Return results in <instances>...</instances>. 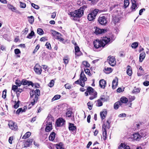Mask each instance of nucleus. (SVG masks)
Returning a JSON list of instances; mask_svg holds the SVG:
<instances>
[{"label":"nucleus","instance_id":"nucleus-32","mask_svg":"<svg viewBox=\"0 0 149 149\" xmlns=\"http://www.w3.org/2000/svg\"><path fill=\"white\" fill-rule=\"evenodd\" d=\"M31 133L30 132H28L26 133L23 136L22 138L23 139H26L29 137L31 135Z\"/></svg>","mask_w":149,"mask_h":149},{"label":"nucleus","instance_id":"nucleus-28","mask_svg":"<svg viewBox=\"0 0 149 149\" xmlns=\"http://www.w3.org/2000/svg\"><path fill=\"white\" fill-rule=\"evenodd\" d=\"M28 20L29 23L31 24H32L34 22V17L31 16H29L28 17Z\"/></svg>","mask_w":149,"mask_h":149},{"label":"nucleus","instance_id":"nucleus-52","mask_svg":"<svg viewBox=\"0 0 149 149\" xmlns=\"http://www.w3.org/2000/svg\"><path fill=\"white\" fill-rule=\"evenodd\" d=\"M120 20L117 17H114L113 19V21L114 22V23L118 22Z\"/></svg>","mask_w":149,"mask_h":149},{"label":"nucleus","instance_id":"nucleus-62","mask_svg":"<svg viewBox=\"0 0 149 149\" xmlns=\"http://www.w3.org/2000/svg\"><path fill=\"white\" fill-rule=\"evenodd\" d=\"M84 71L86 74H88L90 76L91 75V74L90 72V70L88 69H84Z\"/></svg>","mask_w":149,"mask_h":149},{"label":"nucleus","instance_id":"nucleus-30","mask_svg":"<svg viewBox=\"0 0 149 149\" xmlns=\"http://www.w3.org/2000/svg\"><path fill=\"white\" fill-rule=\"evenodd\" d=\"M7 7L9 9L13 11H14L16 10V8L15 7L10 4H7Z\"/></svg>","mask_w":149,"mask_h":149},{"label":"nucleus","instance_id":"nucleus-9","mask_svg":"<svg viewBox=\"0 0 149 149\" xmlns=\"http://www.w3.org/2000/svg\"><path fill=\"white\" fill-rule=\"evenodd\" d=\"M65 121L61 118L58 119L56 122V124L57 127H61L65 124Z\"/></svg>","mask_w":149,"mask_h":149},{"label":"nucleus","instance_id":"nucleus-21","mask_svg":"<svg viewBox=\"0 0 149 149\" xmlns=\"http://www.w3.org/2000/svg\"><path fill=\"white\" fill-rule=\"evenodd\" d=\"M126 72L127 74L129 76H131L132 75V71L131 67L129 65H128L127 67Z\"/></svg>","mask_w":149,"mask_h":149},{"label":"nucleus","instance_id":"nucleus-55","mask_svg":"<svg viewBox=\"0 0 149 149\" xmlns=\"http://www.w3.org/2000/svg\"><path fill=\"white\" fill-rule=\"evenodd\" d=\"M140 89L139 88L134 89L133 90L132 92L133 93H139L140 91Z\"/></svg>","mask_w":149,"mask_h":149},{"label":"nucleus","instance_id":"nucleus-58","mask_svg":"<svg viewBox=\"0 0 149 149\" xmlns=\"http://www.w3.org/2000/svg\"><path fill=\"white\" fill-rule=\"evenodd\" d=\"M45 46H46V47L48 49H51V45L49 42H47L46 43Z\"/></svg>","mask_w":149,"mask_h":149},{"label":"nucleus","instance_id":"nucleus-54","mask_svg":"<svg viewBox=\"0 0 149 149\" xmlns=\"http://www.w3.org/2000/svg\"><path fill=\"white\" fill-rule=\"evenodd\" d=\"M54 81L53 80H52L48 84V86L50 87H52L54 85Z\"/></svg>","mask_w":149,"mask_h":149},{"label":"nucleus","instance_id":"nucleus-34","mask_svg":"<svg viewBox=\"0 0 149 149\" xmlns=\"http://www.w3.org/2000/svg\"><path fill=\"white\" fill-rule=\"evenodd\" d=\"M130 147L129 146H126L125 145L124 146L123 145L120 146L118 148V149H130Z\"/></svg>","mask_w":149,"mask_h":149},{"label":"nucleus","instance_id":"nucleus-12","mask_svg":"<svg viewBox=\"0 0 149 149\" xmlns=\"http://www.w3.org/2000/svg\"><path fill=\"white\" fill-rule=\"evenodd\" d=\"M139 6L137 4L136 2L134 3H132V4L130 8V13L134 12L138 8Z\"/></svg>","mask_w":149,"mask_h":149},{"label":"nucleus","instance_id":"nucleus-6","mask_svg":"<svg viewBox=\"0 0 149 149\" xmlns=\"http://www.w3.org/2000/svg\"><path fill=\"white\" fill-rule=\"evenodd\" d=\"M30 99H32V98H35L36 97L37 98V99H38V97L40 94V91L39 89H36L35 91L32 90L31 91L30 93Z\"/></svg>","mask_w":149,"mask_h":149},{"label":"nucleus","instance_id":"nucleus-38","mask_svg":"<svg viewBox=\"0 0 149 149\" xmlns=\"http://www.w3.org/2000/svg\"><path fill=\"white\" fill-rule=\"evenodd\" d=\"M37 33L40 35H41L43 34L44 31L41 29L39 28L37 29Z\"/></svg>","mask_w":149,"mask_h":149},{"label":"nucleus","instance_id":"nucleus-19","mask_svg":"<svg viewBox=\"0 0 149 149\" xmlns=\"http://www.w3.org/2000/svg\"><path fill=\"white\" fill-rule=\"evenodd\" d=\"M87 90L88 92L89 95H93L94 94L95 92H97L94 90L90 86L87 88Z\"/></svg>","mask_w":149,"mask_h":149},{"label":"nucleus","instance_id":"nucleus-15","mask_svg":"<svg viewBox=\"0 0 149 149\" xmlns=\"http://www.w3.org/2000/svg\"><path fill=\"white\" fill-rule=\"evenodd\" d=\"M33 139H27L24 143V147H29L32 144V143L33 141Z\"/></svg>","mask_w":149,"mask_h":149},{"label":"nucleus","instance_id":"nucleus-13","mask_svg":"<svg viewBox=\"0 0 149 149\" xmlns=\"http://www.w3.org/2000/svg\"><path fill=\"white\" fill-rule=\"evenodd\" d=\"M102 131L103 132V139L104 140H106L107 138V128H105V126L104 125L102 126Z\"/></svg>","mask_w":149,"mask_h":149},{"label":"nucleus","instance_id":"nucleus-40","mask_svg":"<svg viewBox=\"0 0 149 149\" xmlns=\"http://www.w3.org/2000/svg\"><path fill=\"white\" fill-rule=\"evenodd\" d=\"M62 36H60V35H58L56 36V39H58L60 41L63 42L64 40V39L61 37Z\"/></svg>","mask_w":149,"mask_h":149},{"label":"nucleus","instance_id":"nucleus-49","mask_svg":"<svg viewBox=\"0 0 149 149\" xmlns=\"http://www.w3.org/2000/svg\"><path fill=\"white\" fill-rule=\"evenodd\" d=\"M138 44L137 42H134L133 43L132 45V48H136L138 46Z\"/></svg>","mask_w":149,"mask_h":149},{"label":"nucleus","instance_id":"nucleus-64","mask_svg":"<svg viewBox=\"0 0 149 149\" xmlns=\"http://www.w3.org/2000/svg\"><path fill=\"white\" fill-rule=\"evenodd\" d=\"M100 100H102V101L103 102L106 101V99H105V96L104 95H102L101 96Z\"/></svg>","mask_w":149,"mask_h":149},{"label":"nucleus","instance_id":"nucleus-20","mask_svg":"<svg viewBox=\"0 0 149 149\" xmlns=\"http://www.w3.org/2000/svg\"><path fill=\"white\" fill-rule=\"evenodd\" d=\"M55 135L56 134L54 132H52L49 136V140L52 141H54L55 137Z\"/></svg>","mask_w":149,"mask_h":149},{"label":"nucleus","instance_id":"nucleus-33","mask_svg":"<svg viewBox=\"0 0 149 149\" xmlns=\"http://www.w3.org/2000/svg\"><path fill=\"white\" fill-rule=\"evenodd\" d=\"M35 33L33 31H32L31 32L28 34L26 37V38L29 39H31L32 38V37L34 36Z\"/></svg>","mask_w":149,"mask_h":149},{"label":"nucleus","instance_id":"nucleus-61","mask_svg":"<svg viewBox=\"0 0 149 149\" xmlns=\"http://www.w3.org/2000/svg\"><path fill=\"white\" fill-rule=\"evenodd\" d=\"M75 53L80 52L79 48L78 46H76L75 47Z\"/></svg>","mask_w":149,"mask_h":149},{"label":"nucleus","instance_id":"nucleus-45","mask_svg":"<svg viewBox=\"0 0 149 149\" xmlns=\"http://www.w3.org/2000/svg\"><path fill=\"white\" fill-rule=\"evenodd\" d=\"M97 92H95L94 94L93 95H92L93 96L90 97H89V99L90 100H92L94 98H96L97 97Z\"/></svg>","mask_w":149,"mask_h":149},{"label":"nucleus","instance_id":"nucleus-8","mask_svg":"<svg viewBox=\"0 0 149 149\" xmlns=\"http://www.w3.org/2000/svg\"><path fill=\"white\" fill-rule=\"evenodd\" d=\"M8 125L10 128L13 130H16L18 129V127L17 123L12 120L9 121Z\"/></svg>","mask_w":149,"mask_h":149},{"label":"nucleus","instance_id":"nucleus-53","mask_svg":"<svg viewBox=\"0 0 149 149\" xmlns=\"http://www.w3.org/2000/svg\"><path fill=\"white\" fill-rule=\"evenodd\" d=\"M83 64L86 67H89L90 66V64L87 61H83Z\"/></svg>","mask_w":149,"mask_h":149},{"label":"nucleus","instance_id":"nucleus-60","mask_svg":"<svg viewBox=\"0 0 149 149\" xmlns=\"http://www.w3.org/2000/svg\"><path fill=\"white\" fill-rule=\"evenodd\" d=\"M6 90H4L3 92V94L2 97L4 98L5 99L6 97Z\"/></svg>","mask_w":149,"mask_h":149},{"label":"nucleus","instance_id":"nucleus-63","mask_svg":"<svg viewBox=\"0 0 149 149\" xmlns=\"http://www.w3.org/2000/svg\"><path fill=\"white\" fill-rule=\"evenodd\" d=\"M15 53L16 54H17L21 53L19 49H16L14 50Z\"/></svg>","mask_w":149,"mask_h":149},{"label":"nucleus","instance_id":"nucleus-29","mask_svg":"<svg viewBox=\"0 0 149 149\" xmlns=\"http://www.w3.org/2000/svg\"><path fill=\"white\" fill-rule=\"evenodd\" d=\"M118 85V81L115 79L113 80L112 81V88L113 89H115Z\"/></svg>","mask_w":149,"mask_h":149},{"label":"nucleus","instance_id":"nucleus-25","mask_svg":"<svg viewBox=\"0 0 149 149\" xmlns=\"http://www.w3.org/2000/svg\"><path fill=\"white\" fill-rule=\"evenodd\" d=\"M103 71L106 74H109L112 71L111 68L108 67L105 68Z\"/></svg>","mask_w":149,"mask_h":149},{"label":"nucleus","instance_id":"nucleus-44","mask_svg":"<svg viewBox=\"0 0 149 149\" xmlns=\"http://www.w3.org/2000/svg\"><path fill=\"white\" fill-rule=\"evenodd\" d=\"M89 3L91 4V5H94L97 3L96 0H88Z\"/></svg>","mask_w":149,"mask_h":149},{"label":"nucleus","instance_id":"nucleus-16","mask_svg":"<svg viewBox=\"0 0 149 149\" xmlns=\"http://www.w3.org/2000/svg\"><path fill=\"white\" fill-rule=\"evenodd\" d=\"M106 32L107 30L106 29H101L98 28H96L95 30V33L96 34H102Z\"/></svg>","mask_w":149,"mask_h":149},{"label":"nucleus","instance_id":"nucleus-5","mask_svg":"<svg viewBox=\"0 0 149 149\" xmlns=\"http://www.w3.org/2000/svg\"><path fill=\"white\" fill-rule=\"evenodd\" d=\"M98 11L99 10L98 9H96L94 10L88 15L87 17L88 20L90 21H92L94 20Z\"/></svg>","mask_w":149,"mask_h":149},{"label":"nucleus","instance_id":"nucleus-46","mask_svg":"<svg viewBox=\"0 0 149 149\" xmlns=\"http://www.w3.org/2000/svg\"><path fill=\"white\" fill-rule=\"evenodd\" d=\"M15 83L17 86H20L22 85V81H20V80L17 79L16 80Z\"/></svg>","mask_w":149,"mask_h":149},{"label":"nucleus","instance_id":"nucleus-23","mask_svg":"<svg viewBox=\"0 0 149 149\" xmlns=\"http://www.w3.org/2000/svg\"><path fill=\"white\" fill-rule=\"evenodd\" d=\"M100 116L102 120L104 119L107 115V111H103L100 113Z\"/></svg>","mask_w":149,"mask_h":149},{"label":"nucleus","instance_id":"nucleus-57","mask_svg":"<svg viewBox=\"0 0 149 149\" xmlns=\"http://www.w3.org/2000/svg\"><path fill=\"white\" fill-rule=\"evenodd\" d=\"M40 47L39 45H37L33 52V53L35 54L36 53L39 48Z\"/></svg>","mask_w":149,"mask_h":149},{"label":"nucleus","instance_id":"nucleus-36","mask_svg":"<svg viewBox=\"0 0 149 149\" xmlns=\"http://www.w3.org/2000/svg\"><path fill=\"white\" fill-rule=\"evenodd\" d=\"M32 100H33V101H32L31 103V104L32 105H34L35 104V103H36L37 102L38 100L37 98V97H36V98H32V99H31Z\"/></svg>","mask_w":149,"mask_h":149},{"label":"nucleus","instance_id":"nucleus-59","mask_svg":"<svg viewBox=\"0 0 149 149\" xmlns=\"http://www.w3.org/2000/svg\"><path fill=\"white\" fill-rule=\"evenodd\" d=\"M31 6L34 8L36 9H38L39 8V6L33 3H31Z\"/></svg>","mask_w":149,"mask_h":149},{"label":"nucleus","instance_id":"nucleus-35","mask_svg":"<svg viewBox=\"0 0 149 149\" xmlns=\"http://www.w3.org/2000/svg\"><path fill=\"white\" fill-rule=\"evenodd\" d=\"M61 96L59 95H57L54 96L52 100V101L53 102L55 100H57L59 99Z\"/></svg>","mask_w":149,"mask_h":149},{"label":"nucleus","instance_id":"nucleus-47","mask_svg":"<svg viewBox=\"0 0 149 149\" xmlns=\"http://www.w3.org/2000/svg\"><path fill=\"white\" fill-rule=\"evenodd\" d=\"M87 105L89 110H91L92 108L93 104L90 102H88L87 103Z\"/></svg>","mask_w":149,"mask_h":149},{"label":"nucleus","instance_id":"nucleus-43","mask_svg":"<svg viewBox=\"0 0 149 149\" xmlns=\"http://www.w3.org/2000/svg\"><path fill=\"white\" fill-rule=\"evenodd\" d=\"M18 86L15 85H13L12 86V89L15 92H17V91L18 89Z\"/></svg>","mask_w":149,"mask_h":149},{"label":"nucleus","instance_id":"nucleus-1","mask_svg":"<svg viewBox=\"0 0 149 149\" xmlns=\"http://www.w3.org/2000/svg\"><path fill=\"white\" fill-rule=\"evenodd\" d=\"M110 42V38L106 36L103 37V38H102L100 40L97 39L94 41V47L96 49H98L101 47L103 48Z\"/></svg>","mask_w":149,"mask_h":149},{"label":"nucleus","instance_id":"nucleus-11","mask_svg":"<svg viewBox=\"0 0 149 149\" xmlns=\"http://www.w3.org/2000/svg\"><path fill=\"white\" fill-rule=\"evenodd\" d=\"M22 84L23 85H27L28 86L31 85L32 87L34 86V84L32 81H28L25 79H23L22 80Z\"/></svg>","mask_w":149,"mask_h":149},{"label":"nucleus","instance_id":"nucleus-37","mask_svg":"<svg viewBox=\"0 0 149 149\" xmlns=\"http://www.w3.org/2000/svg\"><path fill=\"white\" fill-rule=\"evenodd\" d=\"M129 0H125L124 1V7L125 8H127L129 4Z\"/></svg>","mask_w":149,"mask_h":149},{"label":"nucleus","instance_id":"nucleus-10","mask_svg":"<svg viewBox=\"0 0 149 149\" xmlns=\"http://www.w3.org/2000/svg\"><path fill=\"white\" fill-rule=\"evenodd\" d=\"M34 69L35 72L37 74H41L42 72L41 67L38 64H36L35 65Z\"/></svg>","mask_w":149,"mask_h":149},{"label":"nucleus","instance_id":"nucleus-41","mask_svg":"<svg viewBox=\"0 0 149 149\" xmlns=\"http://www.w3.org/2000/svg\"><path fill=\"white\" fill-rule=\"evenodd\" d=\"M72 112L70 111H68L66 113V116L67 117L70 118L71 117Z\"/></svg>","mask_w":149,"mask_h":149},{"label":"nucleus","instance_id":"nucleus-2","mask_svg":"<svg viewBox=\"0 0 149 149\" xmlns=\"http://www.w3.org/2000/svg\"><path fill=\"white\" fill-rule=\"evenodd\" d=\"M86 8V6H83L79 9L75 10L73 12H70L69 14L71 15V17H73V20H75V18H80L83 15L84 10Z\"/></svg>","mask_w":149,"mask_h":149},{"label":"nucleus","instance_id":"nucleus-51","mask_svg":"<svg viewBox=\"0 0 149 149\" xmlns=\"http://www.w3.org/2000/svg\"><path fill=\"white\" fill-rule=\"evenodd\" d=\"M103 104L100 99L98 100H97V107H100Z\"/></svg>","mask_w":149,"mask_h":149},{"label":"nucleus","instance_id":"nucleus-42","mask_svg":"<svg viewBox=\"0 0 149 149\" xmlns=\"http://www.w3.org/2000/svg\"><path fill=\"white\" fill-rule=\"evenodd\" d=\"M52 33L53 35L54 36H56V35L57 36L60 35V36H62V35L61 34L55 31L52 30Z\"/></svg>","mask_w":149,"mask_h":149},{"label":"nucleus","instance_id":"nucleus-24","mask_svg":"<svg viewBox=\"0 0 149 149\" xmlns=\"http://www.w3.org/2000/svg\"><path fill=\"white\" fill-rule=\"evenodd\" d=\"M57 149H64V146L62 143H60L56 145Z\"/></svg>","mask_w":149,"mask_h":149},{"label":"nucleus","instance_id":"nucleus-14","mask_svg":"<svg viewBox=\"0 0 149 149\" xmlns=\"http://www.w3.org/2000/svg\"><path fill=\"white\" fill-rule=\"evenodd\" d=\"M116 62L115 59L114 57H111L109 58V63L111 66H114L116 64Z\"/></svg>","mask_w":149,"mask_h":149},{"label":"nucleus","instance_id":"nucleus-18","mask_svg":"<svg viewBox=\"0 0 149 149\" xmlns=\"http://www.w3.org/2000/svg\"><path fill=\"white\" fill-rule=\"evenodd\" d=\"M68 128L70 131H76L77 129V127L75 126H74V124L69 123Z\"/></svg>","mask_w":149,"mask_h":149},{"label":"nucleus","instance_id":"nucleus-48","mask_svg":"<svg viewBox=\"0 0 149 149\" xmlns=\"http://www.w3.org/2000/svg\"><path fill=\"white\" fill-rule=\"evenodd\" d=\"M52 127L51 126H47L45 129V131L46 132H49L50 131L52 130Z\"/></svg>","mask_w":149,"mask_h":149},{"label":"nucleus","instance_id":"nucleus-26","mask_svg":"<svg viewBox=\"0 0 149 149\" xmlns=\"http://www.w3.org/2000/svg\"><path fill=\"white\" fill-rule=\"evenodd\" d=\"M128 101V99L125 97H122L120 99V102L121 103H126Z\"/></svg>","mask_w":149,"mask_h":149},{"label":"nucleus","instance_id":"nucleus-56","mask_svg":"<svg viewBox=\"0 0 149 149\" xmlns=\"http://www.w3.org/2000/svg\"><path fill=\"white\" fill-rule=\"evenodd\" d=\"M22 111V112H24L25 111L24 110H22V108H20L18 109L16 112V113L17 114H19Z\"/></svg>","mask_w":149,"mask_h":149},{"label":"nucleus","instance_id":"nucleus-39","mask_svg":"<svg viewBox=\"0 0 149 149\" xmlns=\"http://www.w3.org/2000/svg\"><path fill=\"white\" fill-rule=\"evenodd\" d=\"M65 64H67L69 62V58L68 56L65 57L63 59Z\"/></svg>","mask_w":149,"mask_h":149},{"label":"nucleus","instance_id":"nucleus-4","mask_svg":"<svg viewBox=\"0 0 149 149\" xmlns=\"http://www.w3.org/2000/svg\"><path fill=\"white\" fill-rule=\"evenodd\" d=\"M98 21L100 24L102 25H105L107 22V15H101L98 18Z\"/></svg>","mask_w":149,"mask_h":149},{"label":"nucleus","instance_id":"nucleus-22","mask_svg":"<svg viewBox=\"0 0 149 149\" xmlns=\"http://www.w3.org/2000/svg\"><path fill=\"white\" fill-rule=\"evenodd\" d=\"M146 56V54L145 52H143L141 53L140 54L139 57V61L140 62H142L143 59L145 58Z\"/></svg>","mask_w":149,"mask_h":149},{"label":"nucleus","instance_id":"nucleus-3","mask_svg":"<svg viewBox=\"0 0 149 149\" xmlns=\"http://www.w3.org/2000/svg\"><path fill=\"white\" fill-rule=\"evenodd\" d=\"M87 78L86 76L84 74V71L82 70L80 74V77L79 79L77 81H75L74 83L76 84H78L80 85L82 87H84L85 86V81H86Z\"/></svg>","mask_w":149,"mask_h":149},{"label":"nucleus","instance_id":"nucleus-31","mask_svg":"<svg viewBox=\"0 0 149 149\" xmlns=\"http://www.w3.org/2000/svg\"><path fill=\"white\" fill-rule=\"evenodd\" d=\"M109 119H108L107 120L106 123H104L102 125V126L104 125L105 126V128L109 129L110 127V123L109 122Z\"/></svg>","mask_w":149,"mask_h":149},{"label":"nucleus","instance_id":"nucleus-17","mask_svg":"<svg viewBox=\"0 0 149 149\" xmlns=\"http://www.w3.org/2000/svg\"><path fill=\"white\" fill-rule=\"evenodd\" d=\"M106 82L104 79H102L100 80L99 85L101 88H104L106 86Z\"/></svg>","mask_w":149,"mask_h":149},{"label":"nucleus","instance_id":"nucleus-50","mask_svg":"<svg viewBox=\"0 0 149 149\" xmlns=\"http://www.w3.org/2000/svg\"><path fill=\"white\" fill-rule=\"evenodd\" d=\"M20 102V101L18 100L17 102L16 101H15V104L14 105V107L15 109H17L19 106V103Z\"/></svg>","mask_w":149,"mask_h":149},{"label":"nucleus","instance_id":"nucleus-27","mask_svg":"<svg viewBox=\"0 0 149 149\" xmlns=\"http://www.w3.org/2000/svg\"><path fill=\"white\" fill-rule=\"evenodd\" d=\"M121 102H116L114 105V108L115 109H118L119 106L121 105Z\"/></svg>","mask_w":149,"mask_h":149},{"label":"nucleus","instance_id":"nucleus-7","mask_svg":"<svg viewBox=\"0 0 149 149\" xmlns=\"http://www.w3.org/2000/svg\"><path fill=\"white\" fill-rule=\"evenodd\" d=\"M141 133V135L139 134L138 133H135L133 134L131 136L132 138H133L134 140L139 141L142 137H145L146 134L142 132V131H141L140 134Z\"/></svg>","mask_w":149,"mask_h":149}]
</instances>
